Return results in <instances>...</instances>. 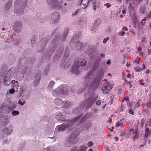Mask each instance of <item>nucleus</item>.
Returning <instances> with one entry per match:
<instances>
[{
	"label": "nucleus",
	"instance_id": "obj_21",
	"mask_svg": "<svg viewBox=\"0 0 151 151\" xmlns=\"http://www.w3.org/2000/svg\"><path fill=\"white\" fill-rule=\"evenodd\" d=\"M82 43L81 42L78 41L76 42V49L80 50L83 48Z\"/></svg>",
	"mask_w": 151,
	"mask_h": 151
},
{
	"label": "nucleus",
	"instance_id": "obj_12",
	"mask_svg": "<svg viewBox=\"0 0 151 151\" xmlns=\"http://www.w3.org/2000/svg\"><path fill=\"white\" fill-rule=\"evenodd\" d=\"M0 121L2 123V125L3 126L5 125L8 124L9 121V119L7 116H4L0 119Z\"/></svg>",
	"mask_w": 151,
	"mask_h": 151
},
{
	"label": "nucleus",
	"instance_id": "obj_35",
	"mask_svg": "<svg viewBox=\"0 0 151 151\" xmlns=\"http://www.w3.org/2000/svg\"><path fill=\"white\" fill-rule=\"evenodd\" d=\"M143 0H127V1H134V4L136 3V1L137 2V3H140Z\"/></svg>",
	"mask_w": 151,
	"mask_h": 151
},
{
	"label": "nucleus",
	"instance_id": "obj_28",
	"mask_svg": "<svg viewBox=\"0 0 151 151\" xmlns=\"http://www.w3.org/2000/svg\"><path fill=\"white\" fill-rule=\"evenodd\" d=\"M70 106V102L69 101L66 102L64 105V107L65 108H67Z\"/></svg>",
	"mask_w": 151,
	"mask_h": 151
},
{
	"label": "nucleus",
	"instance_id": "obj_51",
	"mask_svg": "<svg viewBox=\"0 0 151 151\" xmlns=\"http://www.w3.org/2000/svg\"><path fill=\"white\" fill-rule=\"evenodd\" d=\"M93 142L91 141H90L88 142V145L89 147H90L93 145Z\"/></svg>",
	"mask_w": 151,
	"mask_h": 151
},
{
	"label": "nucleus",
	"instance_id": "obj_20",
	"mask_svg": "<svg viewBox=\"0 0 151 151\" xmlns=\"http://www.w3.org/2000/svg\"><path fill=\"white\" fill-rule=\"evenodd\" d=\"M60 14L59 13L57 12H55L54 13L51 17V19H59L60 18Z\"/></svg>",
	"mask_w": 151,
	"mask_h": 151
},
{
	"label": "nucleus",
	"instance_id": "obj_39",
	"mask_svg": "<svg viewBox=\"0 0 151 151\" xmlns=\"http://www.w3.org/2000/svg\"><path fill=\"white\" fill-rule=\"evenodd\" d=\"M15 92V90L14 88H11L9 90V92L11 94H13Z\"/></svg>",
	"mask_w": 151,
	"mask_h": 151
},
{
	"label": "nucleus",
	"instance_id": "obj_63",
	"mask_svg": "<svg viewBox=\"0 0 151 151\" xmlns=\"http://www.w3.org/2000/svg\"><path fill=\"white\" fill-rule=\"evenodd\" d=\"M134 62L137 63V64H139V59H136L135 61Z\"/></svg>",
	"mask_w": 151,
	"mask_h": 151
},
{
	"label": "nucleus",
	"instance_id": "obj_54",
	"mask_svg": "<svg viewBox=\"0 0 151 151\" xmlns=\"http://www.w3.org/2000/svg\"><path fill=\"white\" fill-rule=\"evenodd\" d=\"M124 84H126L127 83H128L129 84H130V83H131L130 82H127V80L126 79H124Z\"/></svg>",
	"mask_w": 151,
	"mask_h": 151
},
{
	"label": "nucleus",
	"instance_id": "obj_14",
	"mask_svg": "<svg viewBox=\"0 0 151 151\" xmlns=\"http://www.w3.org/2000/svg\"><path fill=\"white\" fill-rule=\"evenodd\" d=\"M65 116H63L61 113H60L58 114L56 116V119L58 121H66L65 118H64ZM67 120V121L68 122Z\"/></svg>",
	"mask_w": 151,
	"mask_h": 151
},
{
	"label": "nucleus",
	"instance_id": "obj_27",
	"mask_svg": "<svg viewBox=\"0 0 151 151\" xmlns=\"http://www.w3.org/2000/svg\"><path fill=\"white\" fill-rule=\"evenodd\" d=\"M150 132L149 129H147L145 130V133L144 135L145 137L147 138L148 136L150 135Z\"/></svg>",
	"mask_w": 151,
	"mask_h": 151
},
{
	"label": "nucleus",
	"instance_id": "obj_32",
	"mask_svg": "<svg viewBox=\"0 0 151 151\" xmlns=\"http://www.w3.org/2000/svg\"><path fill=\"white\" fill-rule=\"evenodd\" d=\"M64 32H65V35H63L64 36V39L63 40H65V38L67 36L68 32V29H65L64 30Z\"/></svg>",
	"mask_w": 151,
	"mask_h": 151
},
{
	"label": "nucleus",
	"instance_id": "obj_24",
	"mask_svg": "<svg viewBox=\"0 0 151 151\" xmlns=\"http://www.w3.org/2000/svg\"><path fill=\"white\" fill-rule=\"evenodd\" d=\"M10 84H12V86L13 87L17 86H19V83L17 81H15V80H14L13 81H12L11 82H10Z\"/></svg>",
	"mask_w": 151,
	"mask_h": 151
},
{
	"label": "nucleus",
	"instance_id": "obj_18",
	"mask_svg": "<svg viewBox=\"0 0 151 151\" xmlns=\"http://www.w3.org/2000/svg\"><path fill=\"white\" fill-rule=\"evenodd\" d=\"M40 74L39 73L38 74H37L35 77L36 79L34 81V84H37L39 83V82L40 80Z\"/></svg>",
	"mask_w": 151,
	"mask_h": 151
},
{
	"label": "nucleus",
	"instance_id": "obj_36",
	"mask_svg": "<svg viewBox=\"0 0 151 151\" xmlns=\"http://www.w3.org/2000/svg\"><path fill=\"white\" fill-rule=\"evenodd\" d=\"M141 71L145 69V66L144 64H141L140 65Z\"/></svg>",
	"mask_w": 151,
	"mask_h": 151
},
{
	"label": "nucleus",
	"instance_id": "obj_52",
	"mask_svg": "<svg viewBox=\"0 0 151 151\" xmlns=\"http://www.w3.org/2000/svg\"><path fill=\"white\" fill-rule=\"evenodd\" d=\"M71 151H81V149H80V147L79 148V149L78 150H77V148H74L73 149H72Z\"/></svg>",
	"mask_w": 151,
	"mask_h": 151
},
{
	"label": "nucleus",
	"instance_id": "obj_33",
	"mask_svg": "<svg viewBox=\"0 0 151 151\" xmlns=\"http://www.w3.org/2000/svg\"><path fill=\"white\" fill-rule=\"evenodd\" d=\"M144 80L143 79L139 80L138 82L139 83L140 86H144L145 85V83L144 82Z\"/></svg>",
	"mask_w": 151,
	"mask_h": 151
},
{
	"label": "nucleus",
	"instance_id": "obj_45",
	"mask_svg": "<svg viewBox=\"0 0 151 151\" xmlns=\"http://www.w3.org/2000/svg\"><path fill=\"white\" fill-rule=\"evenodd\" d=\"M25 101H24L23 102H21V100H19L18 101V103L22 106L23 105L25 104Z\"/></svg>",
	"mask_w": 151,
	"mask_h": 151
},
{
	"label": "nucleus",
	"instance_id": "obj_22",
	"mask_svg": "<svg viewBox=\"0 0 151 151\" xmlns=\"http://www.w3.org/2000/svg\"><path fill=\"white\" fill-rule=\"evenodd\" d=\"M145 5H141L139 8V11L142 14L145 13Z\"/></svg>",
	"mask_w": 151,
	"mask_h": 151
},
{
	"label": "nucleus",
	"instance_id": "obj_23",
	"mask_svg": "<svg viewBox=\"0 0 151 151\" xmlns=\"http://www.w3.org/2000/svg\"><path fill=\"white\" fill-rule=\"evenodd\" d=\"M54 102L55 103L58 105H60L63 103V101L61 99L56 98L54 99Z\"/></svg>",
	"mask_w": 151,
	"mask_h": 151
},
{
	"label": "nucleus",
	"instance_id": "obj_38",
	"mask_svg": "<svg viewBox=\"0 0 151 151\" xmlns=\"http://www.w3.org/2000/svg\"><path fill=\"white\" fill-rule=\"evenodd\" d=\"M129 10H133L134 9V7L131 3H130L129 4Z\"/></svg>",
	"mask_w": 151,
	"mask_h": 151
},
{
	"label": "nucleus",
	"instance_id": "obj_30",
	"mask_svg": "<svg viewBox=\"0 0 151 151\" xmlns=\"http://www.w3.org/2000/svg\"><path fill=\"white\" fill-rule=\"evenodd\" d=\"M80 107L79 108L78 107L76 108L73 110V112L74 113L78 114L79 112V111L80 110Z\"/></svg>",
	"mask_w": 151,
	"mask_h": 151
},
{
	"label": "nucleus",
	"instance_id": "obj_26",
	"mask_svg": "<svg viewBox=\"0 0 151 151\" xmlns=\"http://www.w3.org/2000/svg\"><path fill=\"white\" fill-rule=\"evenodd\" d=\"M122 120V119H121L120 121V122H117L116 123L115 127H118L119 126H122L123 124L121 122Z\"/></svg>",
	"mask_w": 151,
	"mask_h": 151
},
{
	"label": "nucleus",
	"instance_id": "obj_55",
	"mask_svg": "<svg viewBox=\"0 0 151 151\" xmlns=\"http://www.w3.org/2000/svg\"><path fill=\"white\" fill-rule=\"evenodd\" d=\"M54 82L53 81H51L49 83V85L51 86L54 84Z\"/></svg>",
	"mask_w": 151,
	"mask_h": 151
},
{
	"label": "nucleus",
	"instance_id": "obj_6",
	"mask_svg": "<svg viewBox=\"0 0 151 151\" xmlns=\"http://www.w3.org/2000/svg\"><path fill=\"white\" fill-rule=\"evenodd\" d=\"M112 87V85L110 81L107 82L105 83L104 86L102 88V91L104 93H108Z\"/></svg>",
	"mask_w": 151,
	"mask_h": 151
},
{
	"label": "nucleus",
	"instance_id": "obj_19",
	"mask_svg": "<svg viewBox=\"0 0 151 151\" xmlns=\"http://www.w3.org/2000/svg\"><path fill=\"white\" fill-rule=\"evenodd\" d=\"M63 51V48H62L60 50H57L56 52V55L55 56V57L58 58L60 57L62 54Z\"/></svg>",
	"mask_w": 151,
	"mask_h": 151
},
{
	"label": "nucleus",
	"instance_id": "obj_25",
	"mask_svg": "<svg viewBox=\"0 0 151 151\" xmlns=\"http://www.w3.org/2000/svg\"><path fill=\"white\" fill-rule=\"evenodd\" d=\"M92 56H91V58H94L95 59L96 57H97L98 55V52L96 51H93L92 53Z\"/></svg>",
	"mask_w": 151,
	"mask_h": 151
},
{
	"label": "nucleus",
	"instance_id": "obj_42",
	"mask_svg": "<svg viewBox=\"0 0 151 151\" xmlns=\"http://www.w3.org/2000/svg\"><path fill=\"white\" fill-rule=\"evenodd\" d=\"M11 38L10 37H8V38L6 39V41H5V42L9 43L11 42Z\"/></svg>",
	"mask_w": 151,
	"mask_h": 151
},
{
	"label": "nucleus",
	"instance_id": "obj_9",
	"mask_svg": "<svg viewBox=\"0 0 151 151\" xmlns=\"http://www.w3.org/2000/svg\"><path fill=\"white\" fill-rule=\"evenodd\" d=\"M129 133L132 136L133 139L138 138V133L137 129V128L134 129L133 128H131Z\"/></svg>",
	"mask_w": 151,
	"mask_h": 151
},
{
	"label": "nucleus",
	"instance_id": "obj_41",
	"mask_svg": "<svg viewBox=\"0 0 151 151\" xmlns=\"http://www.w3.org/2000/svg\"><path fill=\"white\" fill-rule=\"evenodd\" d=\"M134 69L136 71L139 72L141 71L140 70L141 68L140 67H137L135 68Z\"/></svg>",
	"mask_w": 151,
	"mask_h": 151
},
{
	"label": "nucleus",
	"instance_id": "obj_59",
	"mask_svg": "<svg viewBox=\"0 0 151 151\" xmlns=\"http://www.w3.org/2000/svg\"><path fill=\"white\" fill-rule=\"evenodd\" d=\"M122 30H125V31H127L128 30V29L127 27L124 26L122 28Z\"/></svg>",
	"mask_w": 151,
	"mask_h": 151
},
{
	"label": "nucleus",
	"instance_id": "obj_61",
	"mask_svg": "<svg viewBox=\"0 0 151 151\" xmlns=\"http://www.w3.org/2000/svg\"><path fill=\"white\" fill-rule=\"evenodd\" d=\"M131 65V64L130 62H128L126 66L127 67H129Z\"/></svg>",
	"mask_w": 151,
	"mask_h": 151
},
{
	"label": "nucleus",
	"instance_id": "obj_4",
	"mask_svg": "<svg viewBox=\"0 0 151 151\" xmlns=\"http://www.w3.org/2000/svg\"><path fill=\"white\" fill-rule=\"evenodd\" d=\"M87 63V62L85 59L78 60V63H76L74 64L71 70V72L76 75H78L80 73V65L82 66H85Z\"/></svg>",
	"mask_w": 151,
	"mask_h": 151
},
{
	"label": "nucleus",
	"instance_id": "obj_34",
	"mask_svg": "<svg viewBox=\"0 0 151 151\" xmlns=\"http://www.w3.org/2000/svg\"><path fill=\"white\" fill-rule=\"evenodd\" d=\"M87 148V147L84 145H83L80 147V149H81V151H86Z\"/></svg>",
	"mask_w": 151,
	"mask_h": 151
},
{
	"label": "nucleus",
	"instance_id": "obj_29",
	"mask_svg": "<svg viewBox=\"0 0 151 151\" xmlns=\"http://www.w3.org/2000/svg\"><path fill=\"white\" fill-rule=\"evenodd\" d=\"M12 114L13 116H16L19 114V112L18 111L13 110L12 111Z\"/></svg>",
	"mask_w": 151,
	"mask_h": 151
},
{
	"label": "nucleus",
	"instance_id": "obj_1",
	"mask_svg": "<svg viewBox=\"0 0 151 151\" xmlns=\"http://www.w3.org/2000/svg\"><path fill=\"white\" fill-rule=\"evenodd\" d=\"M103 74L101 73L97 75H93L92 71H89L84 78V84L85 86L84 90H85L86 97H89L91 93L89 90H95L99 86V83L102 79Z\"/></svg>",
	"mask_w": 151,
	"mask_h": 151
},
{
	"label": "nucleus",
	"instance_id": "obj_2",
	"mask_svg": "<svg viewBox=\"0 0 151 151\" xmlns=\"http://www.w3.org/2000/svg\"><path fill=\"white\" fill-rule=\"evenodd\" d=\"M27 0H16L14 2V10L17 13L22 15L24 13V8L26 7Z\"/></svg>",
	"mask_w": 151,
	"mask_h": 151
},
{
	"label": "nucleus",
	"instance_id": "obj_57",
	"mask_svg": "<svg viewBox=\"0 0 151 151\" xmlns=\"http://www.w3.org/2000/svg\"><path fill=\"white\" fill-rule=\"evenodd\" d=\"M147 53L148 55H150L151 54V49H148L147 51Z\"/></svg>",
	"mask_w": 151,
	"mask_h": 151
},
{
	"label": "nucleus",
	"instance_id": "obj_50",
	"mask_svg": "<svg viewBox=\"0 0 151 151\" xmlns=\"http://www.w3.org/2000/svg\"><path fill=\"white\" fill-rule=\"evenodd\" d=\"M104 5L105 6H106V7L107 8H109L111 6V4H109V3H107V4H105Z\"/></svg>",
	"mask_w": 151,
	"mask_h": 151
},
{
	"label": "nucleus",
	"instance_id": "obj_37",
	"mask_svg": "<svg viewBox=\"0 0 151 151\" xmlns=\"http://www.w3.org/2000/svg\"><path fill=\"white\" fill-rule=\"evenodd\" d=\"M141 101V99H139L138 100V101L136 105V106L138 108L139 106H140V102Z\"/></svg>",
	"mask_w": 151,
	"mask_h": 151
},
{
	"label": "nucleus",
	"instance_id": "obj_56",
	"mask_svg": "<svg viewBox=\"0 0 151 151\" xmlns=\"http://www.w3.org/2000/svg\"><path fill=\"white\" fill-rule=\"evenodd\" d=\"M126 101L127 102H128L129 101V99L127 97H125L123 101Z\"/></svg>",
	"mask_w": 151,
	"mask_h": 151
},
{
	"label": "nucleus",
	"instance_id": "obj_40",
	"mask_svg": "<svg viewBox=\"0 0 151 151\" xmlns=\"http://www.w3.org/2000/svg\"><path fill=\"white\" fill-rule=\"evenodd\" d=\"M92 111L95 113H97L99 111L98 109L95 107H93L92 109Z\"/></svg>",
	"mask_w": 151,
	"mask_h": 151
},
{
	"label": "nucleus",
	"instance_id": "obj_58",
	"mask_svg": "<svg viewBox=\"0 0 151 151\" xmlns=\"http://www.w3.org/2000/svg\"><path fill=\"white\" fill-rule=\"evenodd\" d=\"M145 19H142L141 21V23L142 25H143L145 23Z\"/></svg>",
	"mask_w": 151,
	"mask_h": 151
},
{
	"label": "nucleus",
	"instance_id": "obj_17",
	"mask_svg": "<svg viewBox=\"0 0 151 151\" xmlns=\"http://www.w3.org/2000/svg\"><path fill=\"white\" fill-rule=\"evenodd\" d=\"M12 128L11 126L8 127V128H6L4 130V133L7 134H10L12 132Z\"/></svg>",
	"mask_w": 151,
	"mask_h": 151
},
{
	"label": "nucleus",
	"instance_id": "obj_62",
	"mask_svg": "<svg viewBox=\"0 0 151 151\" xmlns=\"http://www.w3.org/2000/svg\"><path fill=\"white\" fill-rule=\"evenodd\" d=\"M100 56L102 58H104L105 57V55L103 53H101L100 55Z\"/></svg>",
	"mask_w": 151,
	"mask_h": 151
},
{
	"label": "nucleus",
	"instance_id": "obj_10",
	"mask_svg": "<svg viewBox=\"0 0 151 151\" xmlns=\"http://www.w3.org/2000/svg\"><path fill=\"white\" fill-rule=\"evenodd\" d=\"M75 140L74 138H71V137H69L66 139L65 142V145L66 147H69L75 143Z\"/></svg>",
	"mask_w": 151,
	"mask_h": 151
},
{
	"label": "nucleus",
	"instance_id": "obj_8",
	"mask_svg": "<svg viewBox=\"0 0 151 151\" xmlns=\"http://www.w3.org/2000/svg\"><path fill=\"white\" fill-rule=\"evenodd\" d=\"M94 102L91 97H89L88 99L87 100H85L83 102V105L84 107L86 108H89Z\"/></svg>",
	"mask_w": 151,
	"mask_h": 151
},
{
	"label": "nucleus",
	"instance_id": "obj_46",
	"mask_svg": "<svg viewBox=\"0 0 151 151\" xmlns=\"http://www.w3.org/2000/svg\"><path fill=\"white\" fill-rule=\"evenodd\" d=\"M79 10V9H78L75 12H74L72 14V16H76V15L77 14H78V11Z\"/></svg>",
	"mask_w": 151,
	"mask_h": 151
},
{
	"label": "nucleus",
	"instance_id": "obj_15",
	"mask_svg": "<svg viewBox=\"0 0 151 151\" xmlns=\"http://www.w3.org/2000/svg\"><path fill=\"white\" fill-rule=\"evenodd\" d=\"M13 3L12 0H9L5 5V11L8 10L10 8Z\"/></svg>",
	"mask_w": 151,
	"mask_h": 151
},
{
	"label": "nucleus",
	"instance_id": "obj_31",
	"mask_svg": "<svg viewBox=\"0 0 151 151\" xmlns=\"http://www.w3.org/2000/svg\"><path fill=\"white\" fill-rule=\"evenodd\" d=\"M137 50L138 53H139L140 55L143 54V53L141 51L142 50V48L140 46H139L137 48Z\"/></svg>",
	"mask_w": 151,
	"mask_h": 151
},
{
	"label": "nucleus",
	"instance_id": "obj_44",
	"mask_svg": "<svg viewBox=\"0 0 151 151\" xmlns=\"http://www.w3.org/2000/svg\"><path fill=\"white\" fill-rule=\"evenodd\" d=\"M119 35L120 36H123L125 34L124 32L123 31L120 32H119Z\"/></svg>",
	"mask_w": 151,
	"mask_h": 151
},
{
	"label": "nucleus",
	"instance_id": "obj_3",
	"mask_svg": "<svg viewBox=\"0 0 151 151\" xmlns=\"http://www.w3.org/2000/svg\"><path fill=\"white\" fill-rule=\"evenodd\" d=\"M82 116V114H81L79 116L76 117L75 118L71 120L69 119L68 121H67L68 125L62 124L58 127L57 129L59 132L63 131L65 130L67 128L70 127L73 124V122H76L78 121H79L81 122H83L85 120V117H83L81 118Z\"/></svg>",
	"mask_w": 151,
	"mask_h": 151
},
{
	"label": "nucleus",
	"instance_id": "obj_48",
	"mask_svg": "<svg viewBox=\"0 0 151 151\" xmlns=\"http://www.w3.org/2000/svg\"><path fill=\"white\" fill-rule=\"evenodd\" d=\"M35 38L33 37L31 40L32 44H34L35 42Z\"/></svg>",
	"mask_w": 151,
	"mask_h": 151
},
{
	"label": "nucleus",
	"instance_id": "obj_7",
	"mask_svg": "<svg viewBox=\"0 0 151 151\" xmlns=\"http://www.w3.org/2000/svg\"><path fill=\"white\" fill-rule=\"evenodd\" d=\"M10 109L8 104L4 106V104H3L0 108V118L1 119L2 117H4L6 111Z\"/></svg>",
	"mask_w": 151,
	"mask_h": 151
},
{
	"label": "nucleus",
	"instance_id": "obj_43",
	"mask_svg": "<svg viewBox=\"0 0 151 151\" xmlns=\"http://www.w3.org/2000/svg\"><path fill=\"white\" fill-rule=\"evenodd\" d=\"M69 51L68 50V51H65L64 55L65 56H66V57H67L69 55Z\"/></svg>",
	"mask_w": 151,
	"mask_h": 151
},
{
	"label": "nucleus",
	"instance_id": "obj_11",
	"mask_svg": "<svg viewBox=\"0 0 151 151\" xmlns=\"http://www.w3.org/2000/svg\"><path fill=\"white\" fill-rule=\"evenodd\" d=\"M22 26V23L17 22L14 24V31L16 32H19L21 29Z\"/></svg>",
	"mask_w": 151,
	"mask_h": 151
},
{
	"label": "nucleus",
	"instance_id": "obj_53",
	"mask_svg": "<svg viewBox=\"0 0 151 151\" xmlns=\"http://www.w3.org/2000/svg\"><path fill=\"white\" fill-rule=\"evenodd\" d=\"M101 101L100 100L97 101L96 102V105L98 106L101 103Z\"/></svg>",
	"mask_w": 151,
	"mask_h": 151
},
{
	"label": "nucleus",
	"instance_id": "obj_16",
	"mask_svg": "<svg viewBox=\"0 0 151 151\" xmlns=\"http://www.w3.org/2000/svg\"><path fill=\"white\" fill-rule=\"evenodd\" d=\"M80 132V131L78 130H76L71 134V136L70 137H71L72 138H74V139L75 140L76 137L79 135Z\"/></svg>",
	"mask_w": 151,
	"mask_h": 151
},
{
	"label": "nucleus",
	"instance_id": "obj_64",
	"mask_svg": "<svg viewBox=\"0 0 151 151\" xmlns=\"http://www.w3.org/2000/svg\"><path fill=\"white\" fill-rule=\"evenodd\" d=\"M131 76V75L130 73H128L127 75V77L128 78H130Z\"/></svg>",
	"mask_w": 151,
	"mask_h": 151
},
{
	"label": "nucleus",
	"instance_id": "obj_60",
	"mask_svg": "<svg viewBox=\"0 0 151 151\" xmlns=\"http://www.w3.org/2000/svg\"><path fill=\"white\" fill-rule=\"evenodd\" d=\"M121 91L122 90L120 89H119L118 90V93L119 95H120L121 94Z\"/></svg>",
	"mask_w": 151,
	"mask_h": 151
},
{
	"label": "nucleus",
	"instance_id": "obj_13",
	"mask_svg": "<svg viewBox=\"0 0 151 151\" xmlns=\"http://www.w3.org/2000/svg\"><path fill=\"white\" fill-rule=\"evenodd\" d=\"M11 76H9V77L6 78L5 77V79H4L3 81V83L4 85L5 86H9L10 84V82L11 80L10 78Z\"/></svg>",
	"mask_w": 151,
	"mask_h": 151
},
{
	"label": "nucleus",
	"instance_id": "obj_47",
	"mask_svg": "<svg viewBox=\"0 0 151 151\" xmlns=\"http://www.w3.org/2000/svg\"><path fill=\"white\" fill-rule=\"evenodd\" d=\"M129 112L131 114H134V111L132 109H129Z\"/></svg>",
	"mask_w": 151,
	"mask_h": 151
},
{
	"label": "nucleus",
	"instance_id": "obj_5",
	"mask_svg": "<svg viewBox=\"0 0 151 151\" xmlns=\"http://www.w3.org/2000/svg\"><path fill=\"white\" fill-rule=\"evenodd\" d=\"M47 3L48 4H51L52 8L54 9L56 8L58 10L60 9L62 6L63 2L60 1L58 2V0H47Z\"/></svg>",
	"mask_w": 151,
	"mask_h": 151
},
{
	"label": "nucleus",
	"instance_id": "obj_49",
	"mask_svg": "<svg viewBox=\"0 0 151 151\" xmlns=\"http://www.w3.org/2000/svg\"><path fill=\"white\" fill-rule=\"evenodd\" d=\"M98 21H96V22H98V24H96V23L95 22L94 24V25L95 26L98 25L100 23L101 19H98Z\"/></svg>",
	"mask_w": 151,
	"mask_h": 151
}]
</instances>
